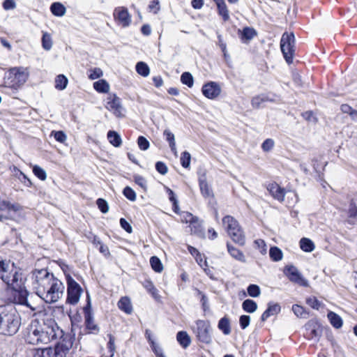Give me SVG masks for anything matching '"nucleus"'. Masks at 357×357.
Listing matches in <instances>:
<instances>
[{"label": "nucleus", "instance_id": "1", "mask_svg": "<svg viewBox=\"0 0 357 357\" xmlns=\"http://www.w3.org/2000/svg\"><path fill=\"white\" fill-rule=\"evenodd\" d=\"M36 293L47 303L58 301L63 295L65 287L47 269H36L32 273Z\"/></svg>", "mask_w": 357, "mask_h": 357}, {"label": "nucleus", "instance_id": "2", "mask_svg": "<svg viewBox=\"0 0 357 357\" xmlns=\"http://www.w3.org/2000/svg\"><path fill=\"white\" fill-rule=\"evenodd\" d=\"M25 341L31 344H48L52 340L61 338L63 333L54 321L40 322L33 319L24 332Z\"/></svg>", "mask_w": 357, "mask_h": 357}, {"label": "nucleus", "instance_id": "3", "mask_svg": "<svg viewBox=\"0 0 357 357\" xmlns=\"http://www.w3.org/2000/svg\"><path fill=\"white\" fill-rule=\"evenodd\" d=\"M21 325V318L13 307L4 308L0 312V333L4 335L15 334Z\"/></svg>", "mask_w": 357, "mask_h": 357}, {"label": "nucleus", "instance_id": "4", "mask_svg": "<svg viewBox=\"0 0 357 357\" xmlns=\"http://www.w3.org/2000/svg\"><path fill=\"white\" fill-rule=\"evenodd\" d=\"M0 278L12 289L18 291L21 289L22 273L14 266L13 263L0 260Z\"/></svg>", "mask_w": 357, "mask_h": 357}, {"label": "nucleus", "instance_id": "5", "mask_svg": "<svg viewBox=\"0 0 357 357\" xmlns=\"http://www.w3.org/2000/svg\"><path fill=\"white\" fill-rule=\"evenodd\" d=\"M28 75V73L23 68H13L4 77V86L17 89L26 82Z\"/></svg>", "mask_w": 357, "mask_h": 357}, {"label": "nucleus", "instance_id": "6", "mask_svg": "<svg viewBox=\"0 0 357 357\" xmlns=\"http://www.w3.org/2000/svg\"><path fill=\"white\" fill-rule=\"evenodd\" d=\"M295 37L293 33H284L280 40V48L285 61L292 63L294 53Z\"/></svg>", "mask_w": 357, "mask_h": 357}, {"label": "nucleus", "instance_id": "7", "mask_svg": "<svg viewBox=\"0 0 357 357\" xmlns=\"http://www.w3.org/2000/svg\"><path fill=\"white\" fill-rule=\"evenodd\" d=\"M62 337L63 340L54 347H47L49 357H66L73 347V342L69 335H63Z\"/></svg>", "mask_w": 357, "mask_h": 357}, {"label": "nucleus", "instance_id": "8", "mask_svg": "<svg viewBox=\"0 0 357 357\" xmlns=\"http://www.w3.org/2000/svg\"><path fill=\"white\" fill-rule=\"evenodd\" d=\"M192 330L199 342L205 344L211 342V325L209 321L200 319L197 320Z\"/></svg>", "mask_w": 357, "mask_h": 357}, {"label": "nucleus", "instance_id": "9", "mask_svg": "<svg viewBox=\"0 0 357 357\" xmlns=\"http://www.w3.org/2000/svg\"><path fill=\"white\" fill-rule=\"evenodd\" d=\"M67 302L72 305H75L79 301L82 289L80 285L70 276L67 277Z\"/></svg>", "mask_w": 357, "mask_h": 357}, {"label": "nucleus", "instance_id": "10", "mask_svg": "<svg viewBox=\"0 0 357 357\" xmlns=\"http://www.w3.org/2000/svg\"><path fill=\"white\" fill-rule=\"evenodd\" d=\"M305 336L307 339L317 342L322 334V328L319 323L315 320H310L305 326Z\"/></svg>", "mask_w": 357, "mask_h": 357}, {"label": "nucleus", "instance_id": "11", "mask_svg": "<svg viewBox=\"0 0 357 357\" xmlns=\"http://www.w3.org/2000/svg\"><path fill=\"white\" fill-rule=\"evenodd\" d=\"M284 273L291 282L303 287L308 286L307 280L303 277L302 274L294 266L291 265L286 266Z\"/></svg>", "mask_w": 357, "mask_h": 357}, {"label": "nucleus", "instance_id": "12", "mask_svg": "<svg viewBox=\"0 0 357 357\" xmlns=\"http://www.w3.org/2000/svg\"><path fill=\"white\" fill-rule=\"evenodd\" d=\"M113 15L117 23L123 27H127L131 23V16L126 7L120 6L116 8L114 10Z\"/></svg>", "mask_w": 357, "mask_h": 357}, {"label": "nucleus", "instance_id": "13", "mask_svg": "<svg viewBox=\"0 0 357 357\" xmlns=\"http://www.w3.org/2000/svg\"><path fill=\"white\" fill-rule=\"evenodd\" d=\"M105 107L117 117L123 116L121 99L115 94H110L107 97Z\"/></svg>", "mask_w": 357, "mask_h": 357}, {"label": "nucleus", "instance_id": "14", "mask_svg": "<svg viewBox=\"0 0 357 357\" xmlns=\"http://www.w3.org/2000/svg\"><path fill=\"white\" fill-rule=\"evenodd\" d=\"M221 87L215 82H209L203 85L202 91L203 95L208 99H215L221 93Z\"/></svg>", "mask_w": 357, "mask_h": 357}, {"label": "nucleus", "instance_id": "15", "mask_svg": "<svg viewBox=\"0 0 357 357\" xmlns=\"http://www.w3.org/2000/svg\"><path fill=\"white\" fill-rule=\"evenodd\" d=\"M199 185L201 193L204 198H213L214 195L212 188L206 181V173L199 176Z\"/></svg>", "mask_w": 357, "mask_h": 357}, {"label": "nucleus", "instance_id": "16", "mask_svg": "<svg viewBox=\"0 0 357 357\" xmlns=\"http://www.w3.org/2000/svg\"><path fill=\"white\" fill-rule=\"evenodd\" d=\"M118 307L127 314H132L133 307L130 298L128 296H123L120 298L117 303Z\"/></svg>", "mask_w": 357, "mask_h": 357}, {"label": "nucleus", "instance_id": "17", "mask_svg": "<svg viewBox=\"0 0 357 357\" xmlns=\"http://www.w3.org/2000/svg\"><path fill=\"white\" fill-rule=\"evenodd\" d=\"M268 190L272 196L280 202H282L284 198L285 190L276 183L269 185Z\"/></svg>", "mask_w": 357, "mask_h": 357}, {"label": "nucleus", "instance_id": "18", "mask_svg": "<svg viewBox=\"0 0 357 357\" xmlns=\"http://www.w3.org/2000/svg\"><path fill=\"white\" fill-rule=\"evenodd\" d=\"M227 248L229 254L231 255L232 258L243 263L246 262L245 257L242 251L232 246L229 243H227Z\"/></svg>", "mask_w": 357, "mask_h": 357}, {"label": "nucleus", "instance_id": "19", "mask_svg": "<svg viewBox=\"0 0 357 357\" xmlns=\"http://www.w3.org/2000/svg\"><path fill=\"white\" fill-rule=\"evenodd\" d=\"M234 242L240 245H244L245 243V238L243 231L240 227H237L235 230L229 231L228 234Z\"/></svg>", "mask_w": 357, "mask_h": 357}, {"label": "nucleus", "instance_id": "20", "mask_svg": "<svg viewBox=\"0 0 357 357\" xmlns=\"http://www.w3.org/2000/svg\"><path fill=\"white\" fill-rule=\"evenodd\" d=\"M280 312V305L275 304H268V308L263 312L261 317V320L262 321H265L268 317L271 316L278 314Z\"/></svg>", "mask_w": 357, "mask_h": 357}, {"label": "nucleus", "instance_id": "21", "mask_svg": "<svg viewBox=\"0 0 357 357\" xmlns=\"http://www.w3.org/2000/svg\"><path fill=\"white\" fill-rule=\"evenodd\" d=\"M268 101L273 102V101H274V100L273 98H270L266 94H260L259 96H255L254 98H252L251 104L254 108H259L261 107L262 103L268 102Z\"/></svg>", "mask_w": 357, "mask_h": 357}, {"label": "nucleus", "instance_id": "22", "mask_svg": "<svg viewBox=\"0 0 357 357\" xmlns=\"http://www.w3.org/2000/svg\"><path fill=\"white\" fill-rule=\"evenodd\" d=\"M222 222L227 229L228 234L229 231H234L239 227L238 222L232 216L230 215L224 217Z\"/></svg>", "mask_w": 357, "mask_h": 357}, {"label": "nucleus", "instance_id": "23", "mask_svg": "<svg viewBox=\"0 0 357 357\" xmlns=\"http://www.w3.org/2000/svg\"><path fill=\"white\" fill-rule=\"evenodd\" d=\"M176 340L180 345L184 349L190 346L191 343L190 337L185 331H179L176 334Z\"/></svg>", "mask_w": 357, "mask_h": 357}, {"label": "nucleus", "instance_id": "24", "mask_svg": "<svg viewBox=\"0 0 357 357\" xmlns=\"http://www.w3.org/2000/svg\"><path fill=\"white\" fill-rule=\"evenodd\" d=\"M218 327L225 335L230 334L231 327L229 319L227 317L221 318L218 322Z\"/></svg>", "mask_w": 357, "mask_h": 357}, {"label": "nucleus", "instance_id": "25", "mask_svg": "<svg viewBox=\"0 0 357 357\" xmlns=\"http://www.w3.org/2000/svg\"><path fill=\"white\" fill-rule=\"evenodd\" d=\"M50 10L54 15L58 17L63 16L66 11L65 6L59 2L53 3L50 6Z\"/></svg>", "mask_w": 357, "mask_h": 357}, {"label": "nucleus", "instance_id": "26", "mask_svg": "<svg viewBox=\"0 0 357 357\" xmlns=\"http://www.w3.org/2000/svg\"><path fill=\"white\" fill-rule=\"evenodd\" d=\"M328 318L330 321V323L334 328H340L342 326V319L337 314L333 312H329L328 313Z\"/></svg>", "mask_w": 357, "mask_h": 357}, {"label": "nucleus", "instance_id": "27", "mask_svg": "<svg viewBox=\"0 0 357 357\" xmlns=\"http://www.w3.org/2000/svg\"><path fill=\"white\" fill-rule=\"evenodd\" d=\"M107 139L109 143L115 147H119L122 144L120 135L115 131L109 130L107 132Z\"/></svg>", "mask_w": 357, "mask_h": 357}, {"label": "nucleus", "instance_id": "28", "mask_svg": "<svg viewBox=\"0 0 357 357\" xmlns=\"http://www.w3.org/2000/svg\"><path fill=\"white\" fill-rule=\"evenodd\" d=\"M28 292L26 290L19 291L18 303L21 305H25L30 308L32 312L36 310V307L33 306L27 299Z\"/></svg>", "mask_w": 357, "mask_h": 357}, {"label": "nucleus", "instance_id": "29", "mask_svg": "<svg viewBox=\"0 0 357 357\" xmlns=\"http://www.w3.org/2000/svg\"><path fill=\"white\" fill-rule=\"evenodd\" d=\"M216 5L219 15H220L222 17V20L225 22L228 21L229 20V13L225 1H220Z\"/></svg>", "mask_w": 357, "mask_h": 357}, {"label": "nucleus", "instance_id": "30", "mask_svg": "<svg viewBox=\"0 0 357 357\" xmlns=\"http://www.w3.org/2000/svg\"><path fill=\"white\" fill-rule=\"evenodd\" d=\"M242 308L246 312L253 313L257 309V304L253 300L246 299L242 303Z\"/></svg>", "mask_w": 357, "mask_h": 357}, {"label": "nucleus", "instance_id": "31", "mask_svg": "<svg viewBox=\"0 0 357 357\" xmlns=\"http://www.w3.org/2000/svg\"><path fill=\"white\" fill-rule=\"evenodd\" d=\"M269 256L273 261H279L282 259L283 253L279 248L273 246L269 250Z\"/></svg>", "mask_w": 357, "mask_h": 357}, {"label": "nucleus", "instance_id": "32", "mask_svg": "<svg viewBox=\"0 0 357 357\" xmlns=\"http://www.w3.org/2000/svg\"><path fill=\"white\" fill-rule=\"evenodd\" d=\"M163 135L165 137L166 140L169 142L171 151L174 153H176V148L174 135L168 129L164 130Z\"/></svg>", "mask_w": 357, "mask_h": 357}, {"label": "nucleus", "instance_id": "33", "mask_svg": "<svg viewBox=\"0 0 357 357\" xmlns=\"http://www.w3.org/2000/svg\"><path fill=\"white\" fill-rule=\"evenodd\" d=\"M1 206H3L6 214L9 215V219L11 218L10 211H18L20 209V206L18 204H11L7 201H2Z\"/></svg>", "mask_w": 357, "mask_h": 357}, {"label": "nucleus", "instance_id": "34", "mask_svg": "<svg viewBox=\"0 0 357 357\" xmlns=\"http://www.w3.org/2000/svg\"><path fill=\"white\" fill-rule=\"evenodd\" d=\"M93 88L99 93H107L109 90V85L105 79H100L93 83Z\"/></svg>", "mask_w": 357, "mask_h": 357}, {"label": "nucleus", "instance_id": "35", "mask_svg": "<svg viewBox=\"0 0 357 357\" xmlns=\"http://www.w3.org/2000/svg\"><path fill=\"white\" fill-rule=\"evenodd\" d=\"M135 68L137 73L143 77H147L150 73L149 67L143 61L138 62L136 64Z\"/></svg>", "mask_w": 357, "mask_h": 357}, {"label": "nucleus", "instance_id": "36", "mask_svg": "<svg viewBox=\"0 0 357 357\" xmlns=\"http://www.w3.org/2000/svg\"><path fill=\"white\" fill-rule=\"evenodd\" d=\"M300 247L305 252H312L314 249L313 242L309 238H303L300 241Z\"/></svg>", "mask_w": 357, "mask_h": 357}, {"label": "nucleus", "instance_id": "37", "mask_svg": "<svg viewBox=\"0 0 357 357\" xmlns=\"http://www.w3.org/2000/svg\"><path fill=\"white\" fill-rule=\"evenodd\" d=\"M150 264L153 270L157 273H160L163 270V265L160 259L156 257L153 256L150 258Z\"/></svg>", "mask_w": 357, "mask_h": 357}, {"label": "nucleus", "instance_id": "38", "mask_svg": "<svg viewBox=\"0 0 357 357\" xmlns=\"http://www.w3.org/2000/svg\"><path fill=\"white\" fill-rule=\"evenodd\" d=\"M68 84V79L63 75H59L55 79V88L58 90H63Z\"/></svg>", "mask_w": 357, "mask_h": 357}, {"label": "nucleus", "instance_id": "39", "mask_svg": "<svg viewBox=\"0 0 357 357\" xmlns=\"http://www.w3.org/2000/svg\"><path fill=\"white\" fill-rule=\"evenodd\" d=\"M181 81L183 84L191 88L194 84V79L192 74L189 72L183 73L181 76Z\"/></svg>", "mask_w": 357, "mask_h": 357}, {"label": "nucleus", "instance_id": "40", "mask_svg": "<svg viewBox=\"0 0 357 357\" xmlns=\"http://www.w3.org/2000/svg\"><path fill=\"white\" fill-rule=\"evenodd\" d=\"M256 35L257 33L255 30L248 26L245 27L241 32V38L248 40L252 39Z\"/></svg>", "mask_w": 357, "mask_h": 357}, {"label": "nucleus", "instance_id": "41", "mask_svg": "<svg viewBox=\"0 0 357 357\" xmlns=\"http://www.w3.org/2000/svg\"><path fill=\"white\" fill-rule=\"evenodd\" d=\"M42 46L45 50H50L52 47L51 36L47 33H44L43 34Z\"/></svg>", "mask_w": 357, "mask_h": 357}, {"label": "nucleus", "instance_id": "42", "mask_svg": "<svg viewBox=\"0 0 357 357\" xmlns=\"http://www.w3.org/2000/svg\"><path fill=\"white\" fill-rule=\"evenodd\" d=\"M248 294L251 297H258L261 294L260 287L257 284H250L247 288Z\"/></svg>", "mask_w": 357, "mask_h": 357}, {"label": "nucleus", "instance_id": "43", "mask_svg": "<svg viewBox=\"0 0 357 357\" xmlns=\"http://www.w3.org/2000/svg\"><path fill=\"white\" fill-rule=\"evenodd\" d=\"M191 155L189 152L183 151L181 156V164L183 167L188 168L190 165Z\"/></svg>", "mask_w": 357, "mask_h": 357}, {"label": "nucleus", "instance_id": "44", "mask_svg": "<svg viewBox=\"0 0 357 357\" xmlns=\"http://www.w3.org/2000/svg\"><path fill=\"white\" fill-rule=\"evenodd\" d=\"M85 323L86 328L91 331H98V327L94 323L92 317L90 314H87L85 317Z\"/></svg>", "mask_w": 357, "mask_h": 357}, {"label": "nucleus", "instance_id": "45", "mask_svg": "<svg viewBox=\"0 0 357 357\" xmlns=\"http://www.w3.org/2000/svg\"><path fill=\"white\" fill-rule=\"evenodd\" d=\"M33 172L39 179L42 181H45L47 178V174L45 171L38 165L33 166Z\"/></svg>", "mask_w": 357, "mask_h": 357}, {"label": "nucleus", "instance_id": "46", "mask_svg": "<svg viewBox=\"0 0 357 357\" xmlns=\"http://www.w3.org/2000/svg\"><path fill=\"white\" fill-rule=\"evenodd\" d=\"M292 310L296 317L300 318H306L307 312L302 306L294 305L292 306Z\"/></svg>", "mask_w": 357, "mask_h": 357}, {"label": "nucleus", "instance_id": "47", "mask_svg": "<svg viewBox=\"0 0 357 357\" xmlns=\"http://www.w3.org/2000/svg\"><path fill=\"white\" fill-rule=\"evenodd\" d=\"M143 285H144V288L149 293H151L153 297H156L157 294H158V290L155 287L154 284H153V282L151 281L145 280Z\"/></svg>", "mask_w": 357, "mask_h": 357}, {"label": "nucleus", "instance_id": "48", "mask_svg": "<svg viewBox=\"0 0 357 357\" xmlns=\"http://www.w3.org/2000/svg\"><path fill=\"white\" fill-rule=\"evenodd\" d=\"M123 195L130 201L136 200V193L129 186H126L123 191Z\"/></svg>", "mask_w": 357, "mask_h": 357}, {"label": "nucleus", "instance_id": "49", "mask_svg": "<svg viewBox=\"0 0 357 357\" xmlns=\"http://www.w3.org/2000/svg\"><path fill=\"white\" fill-rule=\"evenodd\" d=\"M51 135L60 143H64L67 139V136L63 131H52Z\"/></svg>", "mask_w": 357, "mask_h": 357}, {"label": "nucleus", "instance_id": "50", "mask_svg": "<svg viewBox=\"0 0 357 357\" xmlns=\"http://www.w3.org/2000/svg\"><path fill=\"white\" fill-rule=\"evenodd\" d=\"M167 192L169 193V200L173 204V210L175 213H177L178 211V202L176 198L175 194L171 189H168Z\"/></svg>", "mask_w": 357, "mask_h": 357}, {"label": "nucleus", "instance_id": "51", "mask_svg": "<svg viewBox=\"0 0 357 357\" xmlns=\"http://www.w3.org/2000/svg\"><path fill=\"white\" fill-rule=\"evenodd\" d=\"M139 148L142 151H146L149 148V142L143 136H139L137 139Z\"/></svg>", "mask_w": 357, "mask_h": 357}, {"label": "nucleus", "instance_id": "52", "mask_svg": "<svg viewBox=\"0 0 357 357\" xmlns=\"http://www.w3.org/2000/svg\"><path fill=\"white\" fill-rule=\"evenodd\" d=\"M96 204L98 205V208L100 209V211L102 213H106L108 212L109 206H108L107 202L104 199H102V198L98 199L96 201Z\"/></svg>", "mask_w": 357, "mask_h": 357}, {"label": "nucleus", "instance_id": "53", "mask_svg": "<svg viewBox=\"0 0 357 357\" xmlns=\"http://www.w3.org/2000/svg\"><path fill=\"white\" fill-rule=\"evenodd\" d=\"M148 8L150 12L157 14L160 10V1L158 0H153L150 2Z\"/></svg>", "mask_w": 357, "mask_h": 357}, {"label": "nucleus", "instance_id": "54", "mask_svg": "<svg viewBox=\"0 0 357 357\" xmlns=\"http://www.w3.org/2000/svg\"><path fill=\"white\" fill-rule=\"evenodd\" d=\"M103 75L102 71L99 68H95L94 69H92L90 70V74L89 75V78L90 79H96L98 78H100Z\"/></svg>", "mask_w": 357, "mask_h": 357}, {"label": "nucleus", "instance_id": "55", "mask_svg": "<svg viewBox=\"0 0 357 357\" xmlns=\"http://www.w3.org/2000/svg\"><path fill=\"white\" fill-rule=\"evenodd\" d=\"M33 357H49L47 347L36 349L33 351Z\"/></svg>", "mask_w": 357, "mask_h": 357}, {"label": "nucleus", "instance_id": "56", "mask_svg": "<svg viewBox=\"0 0 357 357\" xmlns=\"http://www.w3.org/2000/svg\"><path fill=\"white\" fill-rule=\"evenodd\" d=\"M306 303L313 309L318 310L321 305V303L316 297H310L306 299Z\"/></svg>", "mask_w": 357, "mask_h": 357}, {"label": "nucleus", "instance_id": "57", "mask_svg": "<svg viewBox=\"0 0 357 357\" xmlns=\"http://www.w3.org/2000/svg\"><path fill=\"white\" fill-rule=\"evenodd\" d=\"M155 169L162 175L166 174L168 172L167 166L165 163L161 161H158L155 163Z\"/></svg>", "mask_w": 357, "mask_h": 357}, {"label": "nucleus", "instance_id": "58", "mask_svg": "<svg viewBox=\"0 0 357 357\" xmlns=\"http://www.w3.org/2000/svg\"><path fill=\"white\" fill-rule=\"evenodd\" d=\"M250 322V317L248 315H241L239 318L240 326L242 329H245Z\"/></svg>", "mask_w": 357, "mask_h": 357}, {"label": "nucleus", "instance_id": "59", "mask_svg": "<svg viewBox=\"0 0 357 357\" xmlns=\"http://www.w3.org/2000/svg\"><path fill=\"white\" fill-rule=\"evenodd\" d=\"M274 146V141L272 139H266L261 144V149L264 151H269Z\"/></svg>", "mask_w": 357, "mask_h": 357}, {"label": "nucleus", "instance_id": "60", "mask_svg": "<svg viewBox=\"0 0 357 357\" xmlns=\"http://www.w3.org/2000/svg\"><path fill=\"white\" fill-rule=\"evenodd\" d=\"M255 244L257 246L259 250V252L264 255L266 253V245L264 240L262 239H257L255 241Z\"/></svg>", "mask_w": 357, "mask_h": 357}, {"label": "nucleus", "instance_id": "61", "mask_svg": "<svg viewBox=\"0 0 357 357\" xmlns=\"http://www.w3.org/2000/svg\"><path fill=\"white\" fill-rule=\"evenodd\" d=\"M135 182L139 185L142 189H146V179L139 175H135L134 176Z\"/></svg>", "mask_w": 357, "mask_h": 357}, {"label": "nucleus", "instance_id": "62", "mask_svg": "<svg viewBox=\"0 0 357 357\" xmlns=\"http://www.w3.org/2000/svg\"><path fill=\"white\" fill-rule=\"evenodd\" d=\"M348 214L350 218L357 217V206H356L354 200H351L350 202Z\"/></svg>", "mask_w": 357, "mask_h": 357}, {"label": "nucleus", "instance_id": "63", "mask_svg": "<svg viewBox=\"0 0 357 357\" xmlns=\"http://www.w3.org/2000/svg\"><path fill=\"white\" fill-rule=\"evenodd\" d=\"M120 225L121 227L126 231L128 233L130 234L132 231V226L130 225V223L124 218L120 219Z\"/></svg>", "mask_w": 357, "mask_h": 357}, {"label": "nucleus", "instance_id": "64", "mask_svg": "<svg viewBox=\"0 0 357 357\" xmlns=\"http://www.w3.org/2000/svg\"><path fill=\"white\" fill-rule=\"evenodd\" d=\"M151 347L152 351L155 354L157 357H159L163 354V351L162 348L157 344L155 342H151V345H150Z\"/></svg>", "mask_w": 357, "mask_h": 357}]
</instances>
